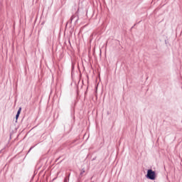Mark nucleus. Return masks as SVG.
<instances>
[{
    "label": "nucleus",
    "instance_id": "f257e3e1",
    "mask_svg": "<svg viewBox=\"0 0 182 182\" xmlns=\"http://www.w3.org/2000/svg\"><path fill=\"white\" fill-rule=\"evenodd\" d=\"M156 177L157 176L156 175V171L149 169L147 171V174H146V178H149V180H156Z\"/></svg>",
    "mask_w": 182,
    "mask_h": 182
},
{
    "label": "nucleus",
    "instance_id": "7ed1b4c3",
    "mask_svg": "<svg viewBox=\"0 0 182 182\" xmlns=\"http://www.w3.org/2000/svg\"><path fill=\"white\" fill-rule=\"evenodd\" d=\"M83 173H85V171H82L81 172V174H83Z\"/></svg>",
    "mask_w": 182,
    "mask_h": 182
},
{
    "label": "nucleus",
    "instance_id": "f03ea898",
    "mask_svg": "<svg viewBox=\"0 0 182 182\" xmlns=\"http://www.w3.org/2000/svg\"><path fill=\"white\" fill-rule=\"evenodd\" d=\"M22 110V108H19L18 112H17V114L16 115V119L18 120V119L19 118V114H21V112Z\"/></svg>",
    "mask_w": 182,
    "mask_h": 182
}]
</instances>
